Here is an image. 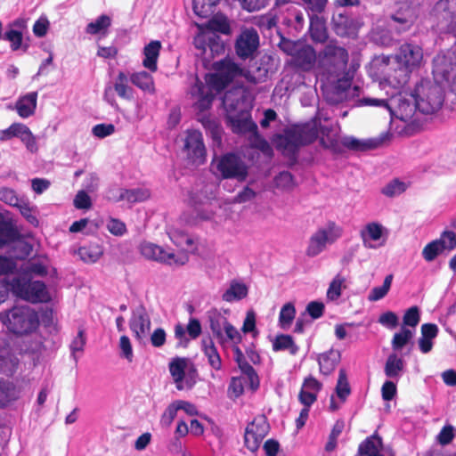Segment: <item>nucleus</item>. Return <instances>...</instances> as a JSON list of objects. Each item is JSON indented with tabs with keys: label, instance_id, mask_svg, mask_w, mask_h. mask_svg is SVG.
Here are the masks:
<instances>
[{
	"label": "nucleus",
	"instance_id": "obj_1",
	"mask_svg": "<svg viewBox=\"0 0 456 456\" xmlns=\"http://www.w3.org/2000/svg\"><path fill=\"white\" fill-rule=\"evenodd\" d=\"M348 52L338 42L329 41L316 54L312 46L297 50L295 64L304 70H310L316 62V79L326 101L331 104L343 102L347 97L355 69L347 68Z\"/></svg>",
	"mask_w": 456,
	"mask_h": 456
},
{
	"label": "nucleus",
	"instance_id": "obj_2",
	"mask_svg": "<svg viewBox=\"0 0 456 456\" xmlns=\"http://www.w3.org/2000/svg\"><path fill=\"white\" fill-rule=\"evenodd\" d=\"M216 73L209 74L204 84L198 77L190 89L196 99L194 106L200 111L210 108L215 94L223 91L236 77L241 74L240 67L231 59H224L215 63Z\"/></svg>",
	"mask_w": 456,
	"mask_h": 456
},
{
	"label": "nucleus",
	"instance_id": "obj_3",
	"mask_svg": "<svg viewBox=\"0 0 456 456\" xmlns=\"http://www.w3.org/2000/svg\"><path fill=\"white\" fill-rule=\"evenodd\" d=\"M422 59L421 46L411 42L401 45L395 56H381L380 62L382 64L389 67L395 63L397 69L394 70V74L387 73L380 82V86L383 88L388 86L395 89L403 86L409 80L410 73L420 66Z\"/></svg>",
	"mask_w": 456,
	"mask_h": 456
},
{
	"label": "nucleus",
	"instance_id": "obj_4",
	"mask_svg": "<svg viewBox=\"0 0 456 456\" xmlns=\"http://www.w3.org/2000/svg\"><path fill=\"white\" fill-rule=\"evenodd\" d=\"M318 137L317 124L308 121L285 129L283 134L273 138L276 149L290 161L296 162L299 149L314 142Z\"/></svg>",
	"mask_w": 456,
	"mask_h": 456
},
{
	"label": "nucleus",
	"instance_id": "obj_5",
	"mask_svg": "<svg viewBox=\"0 0 456 456\" xmlns=\"http://www.w3.org/2000/svg\"><path fill=\"white\" fill-rule=\"evenodd\" d=\"M0 321L6 329L16 335H27L39 325L37 313L28 305H14L0 314Z\"/></svg>",
	"mask_w": 456,
	"mask_h": 456
},
{
	"label": "nucleus",
	"instance_id": "obj_6",
	"mask_svg": "<svg viewBox=\"0 0 456 456\" xmlns=\"http://www.w3.org/2000/svg\"><path fill=\"white\" fill-rule=\"evenodd\" d=\"M229 314L228 309L216 308H212L207 313L213 338L223 349H226L230 344L240 343L242 340L240 332L229 322L227 317Z\"/></svg>",
	"mask_w": 456,
	"mask_h": 456
},
{
	"label": "nucleus",
	"instance_id": "obj_7",
	"mask_svg": "<svg viewBox=\"0 0 456 456\" xmlns=\"http://www.w3.org/2000/svg\"><path fill=\"white\" fill-rule=\"evenodd\" d=\"M419 111L423 114H433L439 110L444 102V90L441 83L422 79L413 90Z\"/></svg>",
	"mask_w": 456,
	"mask_h": 456
},
{
	"label": "nucleus",
	"instance_id": "obj_8",
	"mask_svg": "<svg viewBox=\"0 0 456 456\" xmlns=\"http://www.w3.org/2000/svg\"><path fill=\"white\" fill-rule=\"evenodd\" d=\"M11 289L14 296L31 303H47L51 295L43 281H35L27 275H15L11 278Z\"/></svg>",
	"mask_w": 456,
	"mask_h": 456
},
{
	"label": "nucleus",
	"instance_id": "obj_9",
	"mask_svg": "<svg viewBox=\"0 0 456 456\" xmlns=\"http://www.w3.org/2000/svg\"><path fill=\"white\" fill-rule=\"evenodd\" d=\"M343 233V229L334 221H328L309 238L305 254L309 257H314L322 253L328 245L336 242Z\"/></svg>",
	"mask_w": 456,
	"mask_h": 456
},
{
	"label": "nucleus",
	"instance_id": "obj_10",
	"mask_svg": "<svg viewBox=\"0 0 456 456\" xmlns=\"http://www.w3.org/2000/svg\"><path fill=\"white\" fill-rule=\"evenodd\" d=\"M456 0H439L432 8L431 17L441 33L452 34L456 37ZM456 54V40L452 45Z\"/></svg>",
	"mask_w": 456,
	"mask_h": 456
},
{
	"label": "nucleus",
	"instance_id": "obj_11",
	"mask_svg": "<svg viewBox=\"0 0 456 456\" xmlns=\"http://www.w3.org/2000/svg\"><path fill=\"white\" fill-rule=\"evenodd\" d=\"M241 117H233L228 114V120L233 133L240 134H249L250 144L253 148L258 149L265 154H270L271 146L269 142L263 138L257 131V126L252 121L250 117L240 112Z\"/></svg>",
	"mask_w": 456,
	"mask_h": 456
},
{
	"label": "nucleus",
	"instance_id": "obj_12",
	"mask_svg": "<svg viewBox=\"0 0 456 456\" xmlns=\"http://www.w3.org/2000/svg\"><path fill=\"white\" fill-rule=\"evenodd\" d=\"M400 88H393L395 92L389 97L387 113L392 119L398 118L408 122L411 120L415 112L419 110V107H417L413 93L400 92L398 91Z\"/></svg>",
	"mask_w": 456,
	"mask_h": 456
},
{
	"label": "nucleus",
	"instance_id": "obj_13",
	"mask_svg": "<svg viewBox=\"0 0 456 456\" xmlns=\"http://www.w3.org/2000/svg\"><path fill=\"white\" fill-rule=\"evenodd\" d=\"M212 168L224 179H236L240 182L244 181L248 176V166L242 159L235 153H226L218 159H215L212 162Z\"/></svg>",
	"mask_w": 456,
	"mask_h": 456
},
{
	"label": "nucleus",
	"instance_id": "obj_14",
	"mask_svg": "<svg viewBox=\"0 0 456 456\" xmlns=\"http://www.w3.org/2000/svg\"><path fill=\"white\" fill-rule=\"evenodd\" d=\"M140 250L144 257L168 265H183L189 260L187 253L175 254L166 251L162 247L151 242L142 243Z\"/></svg>",
	"mask_w": 456,
	"mask_h": 456
},
{
	"label": "nucleus",
	"instance_id": "obj_15",
	"mask_svg": "<svg viewBox=\"0 0 456 456\" xmlns=\"http://www.w3.org/2000/svg\"><path fill=\"white\" fill-rule=\"evenodd\" d=\"M260 45L259 35L254 28H244L238 35L234 49L237 56L243 61L254 58Z\"/></svg>",
	"mask_w": 456,
	"mask_h": 456
},
{
	"label": "nucleus",
	"instance_id": "obj_16",
	"mask_svg": "<svg viewBox=\"0 0 456 456\" xmlns=\"http://www.w3.org/2000/svg\"><path fill=\"white\" fill-rule=\"evenodd\" d=\"M12 138L20 139L31 153H36L38 151L37 138L25 124L15 122L9 127L0 130L1 142H6Z\"/></svg>",
	"mask_w": 456,
	"mask_h": 456
},
{
	"label": "nucleus",
	"instance_id": "obj_17",
	"mask_svg": "<svg viewBox=\"0 0 456 456\" xmlns=\"http://www.w3.org/2000/svg\"><path fill=\"white\" fill-rule=\"evenodd\" d=\"M269 432V424L264 416L255 418L248 424L244 434V444L252 452H256Z\"/></svg>",
	"mask_w": 456,
	"mask_h": 456
},
{
	"label": "nucleus",
	"instance_id": "obj_18",
	"mask_svg": "<svg viewBox=\"0 0 456 456\" xmlns=\"http://www.w3.org/2000/svg\"><path fill=\"white\" fill-rule=\"evenodd\" d=\"M184 151L189 161L195 166H200L206 161V148L203 142L202 134L198 130H188L184 141Z\"/></svg>",
	"mask_w": 456,
	"mask_h": 456
},
{
	"label": "nucleus",
	"instance_id": "obj_19",
	"mask_svg": "<svg viewBox=\"0 0 456 456\" xmlns=\"http://www.w3.org/2000/svg\"><path fill=\"white\" fill-rule=\"evenodd\" d=\"M456 66V54L452 53V47L447 53H438L433 60V75L436 81L448 82L450 74Z\"/></svg>",
	"mask_w": 456,
	"mask_h": 456
},
{
	"label": "nucleus",
	"instance_id": "obj_20",
	"mask_svg": "<svg viewBox=\"0 0 456 456\" xmlns=\"http://www.w3.org/2000/svg\"><path fill=\"white\" fill-rule=\"evenodd\" d=\"M151 324L150 316L143 306L140 305L133 310L129 327L139 342H142L149 335Z\"/></svg>",
	"mask_w": 456,
	"mask_h": 456
},
{
	"label": "nucleus",
	"instance_id": "obj_21",
	"mask_svg": "<svg viewBox=\"0 0 456 456\" xmlns=\"http://www.w3.org/2000/svg\"><path fill=\"white\" fill-rule=\"evenodd\" d=\"M387 230L381 224L378 222L368 223L360 232L363 246L367 248H377L379 246H383L386 238L381 242L376 244L384 236H387Z\"/></svg>",
	"mask_w": 456,
	"mask_h": 456
},
{
	"label": "nucleus",
	"instance_id": "obj_22",
	"mask_svg": "<svg viewBox=\"0 0 456 456\" xmlns=\"http://www.w3.org/2000/svg\"><path fill=\"white\" fill-rule=\"evenodd\" d=\"M188 360L186 358L175 357L169 362V371L175 384L177 390L191 388L195 381L185 379V370L187 369Z\"/></svg>",
	"mask_w": 456,
	"mask_h": 456
},
{
	"label": "nucleus",
	"instance_id": "obj_23",
	"mask_svg": "<svg viewBox=\"0 0 456 456\" xmlns=\"http://www.w3.org/2000/svg\"><path fill=\"white\" fill-rule=\"evenodd\" d=\"M239 344L240 343L229 345L232 347L234 361L237 362L242 375L248 379L250 388L252 390H256L259 387L258 376L254 368L246 361L242 351L238 346Z\"/></svg>",
	"mask_w": 456,
	"mask_h": 456
},
{
	"label": "nucleus",
	"instance_id": "obj_24",
	"mask_svg": "<svg viewBox=\"0 0 456 456\" xmlns=\"http://www.w3.org/2000/svg\"><path fill=\"white\" fill-rule=\"evenodd\" d=\"M322 388V384L313 376L305 378L298 400L304 406H312L317 400L319 392Z\"/></svg>",
	"mask_w": 456,
	"mask_h": 456
},
{
	"label": "nucleus",
	"instance_id": "obj_25",
	"mask_svg": "<svg viewBox=\"0 0 456 456\" xmlns=\"http://www.w3.org/2000/svg\"><path fill=\"white\" fill-rule=\"evenodd\" d=\"M358 456H393L392 454L387 455L382 438L377 432L373 435L366 437L358 446L357 451Z\"/></svg>",
	"mask_w": 456,
	"mask_h": 456
},
{
	"label": "nucleus",
	"instance_id": "obj_26",
	"mask_svg": "<svg viewBox=\"0 0 456 456\" xmlns=\"http://www.w3.org/2000/svg\"><path fill=\"white\" fill-rule=\"evenodd\" d=\"M19 365V359L4 340H0V373L12 376Z\"/></svg>",
	"mask_w": 456,
	"mask_h": 456
},
{
	"label": "nucleus",
	"instance_id": "obj_27",
	"mask_svg": "<svg viewBox=\"0 0 456 456\" xmlns=\"http://www.w3.org/2000/svg\"><path fill=\"white\" fill-rule=\"evenodd\" d=\"M26 27V22L22 19H17L12 22L9 28L2 36L1 39L10 42V46L12 51H18L22 45L23 29Z\"/></svg>",
	"mask_w": 456,
	"mask_h": 456
},
{
	"label": "nucleus",
	"instance_id": "obj_28",
	"mask_svg": "<svg viewBox=\"0 0 456 456\" xmlns=\"http://www.w3.org/2000/svg\"><path fill=\"white\" fill-rule=\"evenodd\" d=\"M331 24L339 37H349L354 32V20L346 11L337 10L332 16Z\"/></svg>",
	"mask_w": 456,
	"mask_h": 456
},
{
	"label": "nucleus",
	"instance_id": "obj_29",
	"mask_svg": "<svg viewBox=\"0 0 456 456\" xmlns=\"http://www.w3.org/2000/svg\"><path fill=\"white\" fill-rule=\"evenodd\" d=\"M245 100V92L241 87H234L225 92L223 97V105L226 111L242 112V106Z\"/></svg>",
	"mask_w": 456,
	"mask_h": 456
},
{
	"label": "nucleus",
	"instance_id": "obj_30",
	"mask_svg": "<svg viewBox=\"0 0 456 456\" xmlns=\"http://www.w3.org/2000/svg\"><path fill=\"white\" fill-rule=\"evenodd\" d=\"M404 368V360L396 354H391L387 358L384 372L388 379L397 382L403 376Z\"/></svg>",
	"mask_w": 456,
	"mask_h": 456
},
{
	"label": "nucleus",
	"instance_id": "obj_31",
	"mask_svg": "<svg viewBox=\"0 0 456 456\" xmlns=\"http://www.w3.org/2000/svg\"><path fill=\"white\" fill-rule=\"evenodd\" d=\"M421 336L419 339V348L421 353L428 354L433 348V340L438 335V327L434 323H424L420 329Z\"/></svg>",
	"mask_w": 456,
	"mask_h": 456
},
{
	"label": "nucleus",
	"instance_id": "obj_32",
	"mask_svg": "<svg viewBox=\"0 0 456 456\" xmlns=\"http://www.w3.org/2000/svg\"><path fill=\"white\" fill-rule=\"evenodd\" d=\"M37 102V92H30L19 98L15 109L18 115L27 118L35 113Z\"/></svg>",
	"mask_w": 456,
	"mask_h": 456
},
{
	"label": "nucleus",
	"instance_id": "obj_33",
	"mask_svg": "<svg viewBox=\"0 0 456 456\" xmlns=\"http://www.w3.org/2000/svg\"><path fill=\"white\" fill-rule=\"evenodd\" d=\"M341 354L338 350L330 349L318 356L320 372L325 376L330 375L338 364Z\"/></svg>",
	"mask_w": 456,
	"mask_h": 456
},
{
	"label": "nucleus",
	"instance_id": "obj_34",
	"mask_svg": "<svg viewBox=\"0 0 456 456\" xmlns=\"http://www.w3.org/2000/svg\"><path fill=\"white\" fill-rule=\"evenodd\" d=\"M161 49V43L158 40L151 41L143 48V61L142 65L144 68L151 72L158 69L157 61Z\"/></svg>",
	"mask_w": 456,
	"mask_h": 456
},
{
	"label": "nucleus",
	"instance_id": "obj_35",
	"mask_svg": "<svg viewBox=\"0 0 456 456\" xmlns=\"http://www.w3.org/2000/svg\"><path fill=\"white\" fill-rule=\"evenodd\" d=\"M201 349L204 355L208 358V362L212 369L219 370L222 369L221 356L212 338H203L201 341Z\"/></svg>",
	"mask_w": 456,
	"mask_h": 456
},
{
	"label": "nucleus",
	"instance_id": "obj_36",
	"mask_svg": "<svg viewBox=\"0 0 456 456\" xmlns=\"http://www.w3.org/2000/svg\"><path fill=\"white\" fill-rule=\"evenodd\" d=\"M49 262L46 258H37L28 261L22 271L17 275H27L31 279L32 275L45 277L48 273Z\"/></svg>",
	"mask_w": 456,
	"mask_h": 456
},
{
	"label": "nucleus",
	"instance_id": "obj_37",
	"mask_svg": "<svg viewBox=\"0 0 456 456\" xmlns=\"http://www.w3.org/2000/svg\"><path fill=\"white\" fill-rule=\"evenodd\" d=\"M19 237L20 232L12 221L0 214V247L16 240Z\"/></svg>",
	"mask_w": 456,
	"mask_h": 456
},
{
	"label": "nucleus",
	"instance_id": "obj_38",
	"mask_svg": "<svg viewBox=\"0 0 456 456\" xmlns=\"http://www.w3.org/2000/svg\"><path fill=\"white\" fill-rule=\"evenodd\" d=\"M248 295V287L245 283L233 280L227 289L223 293L222 299L225 302L240 301Z\"/></svg>",
	"mask_w": 456,
	"mask_h": 456
},
{
	"label": "nucleus",
	"instance_id": "obj_39",
	"mask_svg": "<svg viewBox=\"0 0 456 456\" xmlns=\"http://www.w3.org/2000/svg\"><path fill=\"white\" fill-rule=\"evenodd\" d=\"M130 80L138 88L145 93L153 94L155 93L154 81L152 76L147 71H139L133 73Z\"/></svg>",
	"mask_w": 456,
	"mask_h": 456
},
{
	"label": "nucleus",
	"instance_id": "obj_40",
	"mask_svg": "<svg viewBox=\"0 0 456 456\" xmlns=\"http://www.w3.org/2000/svg\"><path fill=\"white\" fill-rule=\"evenodd\" d=\"M102 249L98 244H89L78 248L77 254L86 264L96 263L102 256Z\"/></svg>",
	"mask_w": 456,
	"mask_h": 456
},
{
	"label": "nucleus",
	"instance_id": "obj_41",
	"mask_svg": "<svg viewBox=\"0 0 456 456\" xmlns=\"http://www.w3.org/2000/svg\"><path fill=\"white\" fill-rule=\"evenodd\" d=\"M170 240L179 248V253H186V250L192 245L193 240L191 237L182 230L170 228L167 231Z\"/></svg>",
	"mask_w": 456,
	"mask_h": 456
},
{
	"label": "nucleus",
	"instance_id": "obj_42",
	"mask_svg": "<svg viewBox=\"0 0 456 456\" xmlns=\"http://www.w3.org/2000/svg\"><path fill=\"white\" fill-rule=\"evenodd\" d=\"M11 243L10 258L14 261L17 259H25L32 251L31 244L21 239L20 234L19 239H16V240L12 241Z\"/></svg>",
	"mask_w": 456,
	"mask_h": 456
},
{
	"label": "nucleus",
	"instance_id": "obj_43",
	"mask_svg": "<svg viewBox=\"0 0 456 456\" xmlns=\"http://www.w3.org/2000/svg\"><path fill=\"white\" fill-rule=\"evenodd\" d=\"M150 191L146 188L137 187L134 189H124L119 199L128 203H137L146 200L150 197Z\"/></svg>",
	"mask_w": 456,
	"mask_h": 456
},
{
	"label": "nucleus",
	"instance_id": "obj_44",
	"mask_svg": "<svg viewBox=\"0 0 456 456\" xmlns=\"http://www.w3.org/2000/svg\"><path fill=\"white\" fill-rule=\"evenodd\" d=\"M17 397L15 387L10 381L0 379V407H5Z\"/></svg>",
	"mask_w": 456,
	"mask_h": 456
},
{
	"label": "nucleus",
	"instance_id": "obj_45",
	"mask_svg": "<svg viewBox=\"0 0 456 456\" xmlns=\"http://www.w3.org/2000/svg\"><path fill=\"white\" fill-rule=\"evenodd\" d=\"M111 25V20L110 16L102 14L99 16L94 21L87 24L86 31L90 35H97L102 32H105Z\"/></svg>",
	"mask_w": 456,
	"mask_h": 456
},
{
	"label": "nucleus",
	"instance_id": "obj_46",
	"mask_svg": "<svg viewBox=\"0 0 456 456\" xmlns=\"http://www.w3.org/2000/svg\"><path fill=\"white\" fill-rule=\"evenodd\" d=\"M273 348L274 351L289 350L291 354H296L298 351V346L289 335L277 336L273 344Z\"/></svg>",
	"mask_w": 456,
	"mask_h": 456
},
{
	"label": "nucleus",
	"instance_id": "obj_47",
	"mask_svg": "<svg viewBox=\"0 0 456 456\" xmlns=\"http://www.w3.org/2000/svg\"><path fill=\"white\" fill-rule=\"evenodd\" d=\"M335 391L337 396L342 403H344L351 394V388L347 380L346 371L344 369L339 370Z\"/></svg>",
	"mask_w": 456,
	"mask_h": 456
},
{
	"label": "nucleus",
	"instance_id": "obj_48",
	"mask_svg": "<svg viewBox=\"0 0 456 456\" xmlns=\"http://www.w3.org/2000/svg\"><path fill=\"white\" fill-rule=\"evenodd\" d=\"M296 315V309L293 303H286L281 309L279 323L281 329L287 330L290 327Z\"/></svg>",
	"mask_w": 456,
	"mask_h": 456
},
{
	"label": "nucleus",
	"instance_id": "obj_49",
	"mask_svg": "<svg viewBox=\"0 0 456 456\" xmlns=\"http://www.w3.org/2000/svg\"><path fill=\"white\" fill-rule=\"evenodd\" d=\"M310 35L311 38L314 42L322 43L327 38V31L324 23L319 20V18H310Z\"/></svg>",
	"mask_w": 456,
	"mask_h": 456
},
{
	"label": "nucleus",
	"instance_id": "obj_50",
	"mask_svg": "<svg viewBox=\"0 0 456 456\" xmlns=\"http://www.w3.org/2000/svg\"><path fill=\"white\" fill-rule=\"evenodd\" d=\"M393 281V275L388 274L385 277L382 286L374 287L368 295V300L376 302L387 296Z\"/></svg>",
	"mask_w": 456,
	"mask_h": 456
},
{
	"label": "nucleus",
	"instance_id": "obj_51",
	"mask_svg": "<svg viewBox=\"0 0 456 456\" xmlns=\"http://www.w3.org/2000/svg\"><path fill=\"white\" fill-rule=\"evenodd\" d=\"M413 331L405 327H402L399 332H396L392 339L391 346L395 351L403 349L412 338Z\"/></svg>",
	"mask_w": 456,
	"mask_h": 456
},
{
	"label": "nucleus",
	"instance_id": "obj_52",
	"mask_svg": "<svg viewBox=\"0 0 456 456\" xmlns=\"http://www.w3.org/2000/svg\"><path fill=\"white\" fill-rule=\"evenodd\" d=\"M126 82V75L124 72H119L114 84V89L119 97L130 100L133 97V89L127 86Z\"/></svg>",
	"mask_w": 456,
	"mask_h": 456
},
{
	"label": "nucleus",
	"instance_id": "obj_53",
	"mask_svg": "<svg viewBox=\"0 0 456 456\" xmlns=\"http://www.w3.org/2000/svg\"><path fill=\"white\" fill-rule=\"evenodd\" d=\"M345 278L340 274H337L331 282L327 290V299L330 301H336L339 298L342 293V289L345 287Z\"/></svg>",
	"mask_w": 456,
	"mask_h": 456
},
{
	"label": "nucleus",
	"instance_id": "obj_54",
	"mask_svg": "<svg viewBox=\"0 0 456 456\" xmlns=\"http://www.w3.org/2000/svg\"><path fill=\"white\" fill-rule=\"evenodd\" d=\"M220 0H193V11L200 17H207Z\"/></svg>",
	"mask_w": 456,
	"mask_h": 456
},
{
	"label": "nucleus",
	"instance_id": "obj_55",
	"mask_svg": "<svg viewBox=\"0 0 456 456\" xmlns=\"http://www.w3.org/2000/svg\"><path fill=\"white\" fill-rule=\"evenodd\" d=\"M200 122L214 141L221 142V126L217 121L209 117L202 116Z\"/></svg>",
	"mask_w": 456,
	"mask_h": 456
},
{
	"label": "nucleus",
	"instance_id": "obj_56",
	"mask_svg": "<svg viewBox=\"0 0 456 456\" xmlns=\"http://www.w3.org/2000/svg\"><path fill=\"white\" fill-rule=\"evenodd\" d=\"M407 189V184L399 179H394L382 188V193L387 197L402 194Z\"/></svg>",
	"mask_w": 456,
	"mask_h": 456
},
{
	"label": "nucleus",
	"instance_id": "obj_57",
	"mask_svg": "<svg viewBox=\"0 0 456 456\" xmlns=\"http://www.w3.org/2000/svg\"><path fill=\"white\" fill-rule=\"evenodd\" d=\"M443 251V246L440 245L438 240H435L424 247L422 250V256L427 262H432Z\"/></svg>",
	"mask_w": 456,
	"mask_h": 456
},
{
	"label": "nucleus",
	"instance_id": "obj_58",
	"mask_svg": "<svg viewBox=\"0 0 456 456\" xmlns=\"http://www.w3.org/2000/svg\"><path fill=\"white\" fill-rule=\"evenodd\" d=\"M389 105V98L388 99H379L374 97H362L356 101V106H370V107H377L385 110L387 112L388 111Z\"/></svg>",
	"mask_w": 456,
	"mask_h": 456
},
{
	"label": "nucleus",
	"instance_id": "obj_59",
	"mask_svg": "<svg viewBox=\"0 0 456 456\" xmlns=\"http://www.w3.org/2000/svg\"><path fill=\"white\" fill-rule=\"evenodd\" d=\"M456 437V428L451 425H444L438 435L436 436V441L442 446H445L452 443V441Z\"/></svg>",
	"mask_w": 456,
	"mask_h": 456
},
{
	"label": "nucleus",
	"instance_id": "obj_60",
	"mask_svg": "<svg viewBox=\"0 0 456 456\" xmlns=\"http://www.w3.org/2000/svg\"><path fill=\"white\" fill-rule=\"evenodd\" d=\"M341 143L343 146L355 151L366 150L373 147V143L371 142H363L360 141L352 136H345L341 139Z\"/></svg>",
	"mask_w": 456,
	"mask_h": 456
},
{
	"label": "nucleus",
	"instance_id": "obj_61",
	"mask_svg": "<svg viewBox=\"0 0 456 456\" xmlns=\"http://www.w3.org/2000/svg\"><path fill=\"white\" fill-rule=\"evenodd\" d=\"M210 31H214L216 34L221 33L224 35H229L231 32V26L229 20L224 17H216L210 21Z\"/></svg>",
	"mask_w": 456,
	"mask_h": 456
},
{
	"label": "nucleus",
	"instance_id": "obj_62",
	"mask_svg": "<svg viewBox=\"0 0 456 456\" xmlns=\"http://www.w3.org/2000/svg\"><path fill=\"white\" fill-rule=\"evenodd\" d=\"M179 408L177 405V402L174 401L167 407V409L161 415L160 425L165 428L169 427L174 421L175 418L176 417Z\"/></svg>",
	"mask_w": 456,
	"mask_h": 456
},
{
	"label": "nucleus",
	"instance_id": "obj_63",
	"mask_svg": "<svg viewBox=\"0 0 456 456\" xmlns=\"http://www.w3.org/2000/svg\"><path fill=\"white\" fill-rule=\"evenodd\" d=\"M420 321V313L418 306H411L407 309L403 317L404 326L415 328Z\"/></svg>",
	"mask_w": 456,
	"mask_h": 456
},
{
	"label": "nucleus",
	"instance_id": "obj_64",
	"mask_svg": "<svg viewBox=\"0 0 456 456\" xmlns=\"http://www.w3.org/2000/svg\"><path fill=\"white\" fill-rule=\"evenodd\" d=\"M213 37H210L208 42V51L210 52V56L219 55L224 51V43L221 37L214 31H211Z\"/></svg>",
	"mask_w": 456,
	"mask_h": 456
}]
</instances>
